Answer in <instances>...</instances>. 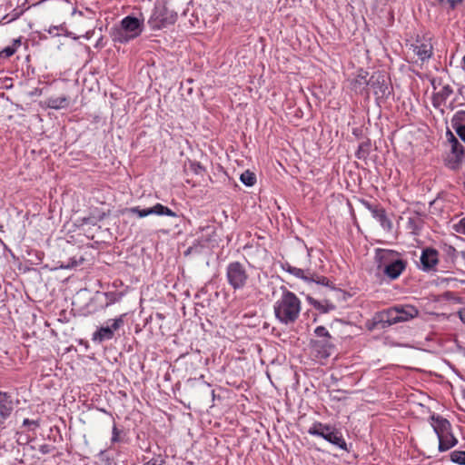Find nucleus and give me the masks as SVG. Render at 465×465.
<instances>
[{"instance_id": "f3484780", "label": "nucleus", "mask_w": 465, "mask_h": 465, "mask_svg": "<svg viewBox=\"0 0 465 465\" xmlns=\"http://www.w3.org/2000/svg\"><path fill=\"white\" fill-rule=\"evenodd\" d=\"M423 219L420 213H415L414 215L408 218L406 228L412 234L418 235L420 230L423 227Z\"/></svg>"}, {"instance_id": "4c0bfd02", "label": "nucleus", "mask_w": 465, "mask_h": 465, "mask_svg": "<svg viewBox=\"0 0 465 465\" xmlns=\"http://www.w3.org/2000/svg\"><path fill=\"white\" fill-rule=\"evenodd\" d=\"M120 433H121V431L118 430V428L116 427V425L114 423L113 426V429H112V438H111L112 443L120 441Z\"/></svg>"}, {"instance_id": "9d476101", "label": "nucleus", "mask_w": 465, "mask_h": 465, "mask_svg": "<svg viewBox=\"0 0 465 465\" xmlns=\"http://www.w3.org/2000/svg\"><path fill=\"white\" fill-rule=\"evenodd\" d=\"M19 404V400H15L14 397L7 391H0V425L10 418L15 406Z\"/></svg>"}, {"instance_id": "412c9836", "label": "nucleus", "mask_w": 465, "mask_h": 465, "mask_svg": "<svg viewBox=\"0 0 465 465\" xmlns=\"http://www.w3.org/2000/svg\"><path fill=\"white\" fill-rule=\"evenodd\" d=\"M46 104L49 108L59 110L66 108L69 105V100L65 95L57 97L52 96L46 100Z\"/></svg>"}, {"instance_id": "ddd939ff", "label": "nucleus", "mask_w": 465, "mask_h": 465, "mask_svg": "<svg viewBox=\"0 0 465 465\" xmlns=\"http://www.w3.org/2000/svg\"><path fill=\"white\" fill-rule=\"evenodd\" d=\"M420 268L424 272H430L435 269L439 262V252L433 248H425L420 257Z\"/></svg>"}, {"instance_id": "393cba45", "label": "nucleus", "mask_w": 465, "mask_h": 465, "mask_svg": "<svg viewBox=\"0 0 465 465\" xmlns=\"http://www.w3.org/2000/svg\"><path fill=\"white\" fill-rule=\"evenodd\" d=\"M20 45V39L14 40L13 45L6 46L2 51H0L1 57L8 58L12 56L16 52L17 46H19Z\"/></svg>"}, {"instance_id": "a211bd4d", "label": "nucleus", "mask_w": 465, "mask_h": 465, "mask_svg": "<svg viewBox=\"0 0 465 465\" xmlns=\"http://www.w3.org/2000/svg\"><path fill=\"white\" fill-rule=\"evenodd\" d=\"M368 73L361 71L351 83V88L356 93H362L369 85L366 79Z\"/></svg>"}, {"instance_id": "a878e982", "label": "nucleus", "mask_w": 465, "mask_h": 465, "mask_svg": "<svg viewBox=\"0 0 465 465\" xmlns=\"http://www.w3.org/2000/svg\"><path fill=\"white\" fill-rule=\"evenodd\" d=\"M311 303L314 306V308L324 313L329 312L330 311H333L335 309V305L328 302H325V304H323L321 302L311 300Z\"/></svg>"}, {"instance_id": "9b49d317", "label": "nucleus", "mask_w": 465, "mask_h": 465, "mask_svg": "<svg viewBox=\"0 0 465 465\" xmlns=\"http://www.w3.org/2000/svg\"><path fill=\"white\" fill-rule=\"evenodd\" d=\"M450 138L449 139L451 144V156L448 159V164L452 170L458 169L464 158V147L460 144L458 139L451 132H448Z\"/></svg>"}, {"instance_id": "39448f33", "label": "nucleus", "mask_w": 465, "mask_h": 465, "mask_svg": "<svg viewBox=\"0 0 465 465\" xmlns=\"http://www.w3.org/2000/svg\"><path fill=\"white\" fill-rule=\"evenodd\" d=\"M308 433L324 439L328 442L339 447L341 450H348L347 443L342 433L335 427L315 421L309 429Z\"/></svg>"}, {"instance_id": "f8f14e48", "label": "nucleus", "mask_w": 465, "mask_h": 465, "mask_svg": "<svg viewBox=\"0 0 465 465\" xmlns=\"http://www.w3.org/2000/svg\"><path fill=\"white\" fill-rule=\"evenodd\" d=\"M369 85L378 99L387 98L391 94L386 77L381 73H375L370 77Z\"/></svg>"}, {"instance_id": "c9c22d12", "label": "nucleus", "mask_w": 465, "mask_h": 465, "mask_svg": "<svg viewBox=\"0 0 465 465\" xmlns=\"http://www.w3.org/2000/svg\"><path fill=\"white\" fill-rule=\"evenodd\" d=\"M453 90L450 85H444L441 90L437 92L440 94V98H443L445 101L452 94Z\"/></svg>"}, {"instance_id": "c03bdc74", "label": "nucleus", "mask_w": 465, "mask_h": 465, "mask_svg": "<svg viewBox=\"0 0 465 465\" xmlns=\"http://www.w3.org/2000/svg\"><path fill=\"white\" fill-rule=\"evenodd\" d=\"M463 0H448V4L451 9H455L456 6L460 4Z\"/></svg>"}, {"instance_id": "c85d7f7f", "label": "nucleus", "mask_w": 465, "mask_h": 465, "mask_svg": "<svg viewBox=\"0 0 465 465\" xmlns=\"http://www.w3.org/2000/svg\"><path fill=\"white\" fill-rule=\"evenodd\" d=\"M46 31L53 36H59L65 34L67 32V28L64 24H61L59 25H52Z\"/></svg>"}, {"instance_id": "37998d69", "label": "nucleus", "mask_w": 465, "mask_h": 465, "mask_svg": "<svg viewBox=\"0 0 465 465\" xmlns=\"http://www.w3.org/2000/svg\"><path fill=\"white\" fill-rule=\"evenodd\" d=\"M191 166H192V169L193 170V172L195 173H200L201 171L203 170V166L199 163H192Z\"/></svg>"}, {"instance_id": "4be33fe9", "label": "nucleus", "mask_w": 465, "mask_h": 465, "mask_svg": "<svg viewBox=\"0 0 465 465\" xmlns=\"http://www.w3.org/2000/svg\"><path fill=\"white\" fill-rule=\"evenodd\" d=\"M150 215H166L171 217H177L176 213L168 208L167 206L163 205L162 203H156L153 207L149 208Z\"/></svg>"}, {"instance_id": "a18cd8bd", "label": "nucleus", "mask_w": 465, "mask_h": 465, "mask_svg": "<svg viewBox=\"0 0 465 465\" xmlns=\"http://www.w3.org/2000/svg\"><path fill=\"white\" fill-rule=\"evenodd\" d=\"M448 254L451 257V258H456V254H457V250L452 247V246H449L448 247Z\"/></svg>"}, {"instance_id": "f704fd0d", "label": "nucleus", "mask_w": 465, "mask_h": 465, "mask_svg": "<svg viewBox=\"0 0 465 465\" xmlns=\"http://www.w3.org/2000/svg\"><path fill=\"white\" fill-rule=\"evenodd\" d=\"M23 426L28 427V430L35 431L38 427H40V420L25 419L23 420Z\"/></svg>"}, {"instance_id": "423d86ee", "label": "nucleus", "mask_w": 465, "mask_h": 465, "mask_svg": "<svg viewBox=\"0 0 465 465\" xmlns=\"http://www.w3.org/2000/svg\"><path fill=\"white\" fill-rule=\"evenodd\" d=\"M177 20V14L170 10L165 3L157 2L152 11L148 20V25L152 30H160L173 25Z\"/></svg>"}, {"instance_id": "2f4dec72", "label": "nucleus", "mask_w": 465, "mask_h": 465, "mask_svg": "<svg viewBox=\"0 0 465 465\" xmlns=\"http://www.w3.org/2000/svg\"><path fill=\"white\" fill-rule=\"evenodd\" d=\"M451 461L459 464L465 465V451L463 450H454L450 453Z\"/></svg>"}, {"instance_id": "7ed1b4c3", "label": "nucleus", "mask_w": 465, "mask_h": 465, "mask_svg": "<svg viewBox=\"0 0 465 465\" xmlns=\"http://www.w3.org/2000/svg\"><path fill=\"white\" fill-rule=\"evenodd\" d=\"M419 311L412 305L396 306L377 312L372 319L371 329H385L392 324L407 322L418 316Z\"/></svg>"}, {"instance_id": "de8ad7c7", "label": "nucleus", "mask_w": 465, "mask_h": 465, "mask_svg": "<svg viewBox=\"0 0 465 465\" xmlns=\"http://www.w3.org/2000/svg\"><path fill=\"white\" fill-rule=\"evenodd\" d=\"M104 450H101L100 453H99V456H103L104 454Z\"/></svg>"}, {"instance_id": "e433bc0d", "label": "nucleus", "mask_w": 465, "mask_h": 465, "mask_svg": "<svg viewBox=\"0 0 465 465\" xmlns=\"http://www.w3.org/2000/svg\"><path fill=\"white\" fill-rule=\"evenodd\" d=\"M432 105L435 108H440L441 105L445 104L446 101L443 98H440V94L435 93L432 95L431 99Z\"/></svg>"}, {"instance_id": "b1692460", "label": "nucleus", "mask_w": 465, "mask_h": 465, "mask_svg": "<svg viewBox=\"0 0 465 465\" xmlns=\"http://www.w3.org/2000/svg\"><path fill=\"white\" fill-rule=\"evenodd\" d=\"M241 182L246 186H252L256 183V175L254 173L246 170L240 176Z\"/></svg>"}, {"instance_id": "79ce46f5", "label": "nucleus", "mask_w": 465, "mask_h": 465, "mask_svg": "<svg viewBox=\"0 0 465 465\" xmlns=\"http://www.w3.org/2000/svg\"><path fill=\"white\" fill-rule=\"evenodd\" d=\"M456 231L460 233L465 234V217L462 218L456 225Z\"/></svg>"}, {"instance_id": "6ab92c4d", "label": "nucleus", "mask_w": 465, "mask_h": 465, "mask_svg": "<svg viewBox=\"0 0 465 465\" xmlns=\"http://www.w3.org/2000/svg\"><path fill=\"white\" fill-rule=\"evenodd\" d=\"M113 338H114V332L106 325V326H102V327L98 328L96 330V331L94 332L92 340L94 342L101 343L104 341L112 340Z\"/></svg>"}, {"instance_id": "f03ea898", "label": "nucleus", "mask_w": 465, "mask_h": 465, "mask_svg": "<svg viewBox=\"0 0 465 465\" xmlns=\"http://www.w3.org/2000/svg\"><path fill=\"white\" fill-rule=\"evenodd\" d=\"M377 271L390 280H396L405 271L407 261L393 250L377 249L375 254Z\"/></svg>"}, {"instance_id": "8fccbe9b", "label": "nucleus", "mask_w": 465, "mask_h": 465, "mask_svg": "<svg viewBox=\"0 0 465 465\" xmlns=\"http://www.w3.org/2000/svg\"><path fill=\"white\" fill-rule=\"evenodd\" d=\"M212 396L214 398V396H215L214 391H212Z\"/></svg>"}, {"instance_id": "2eb2a0df", "label": "nucleus", "mask_w": 465, "mask_h": 465, "mask_svg": "<svg viewBox=\"0 0 465 465\" xmlns=\"http://www.w3.org/2000/svg\"><path fill=\"white\" fill-rule=\"evenodd\" d=\"M432 420V427L437 436L442 435L450 431V423L448 420L439 415H432L430 417Z\"/></svg>"}, {"instance_id": "bb28decb", "label": "nucleus", "mask_w": 465, "mask_h": 465, "mask_svg": "<svg viewBox=\"0 0 465 465\" xmlns=\"http://www.w3.org/2000/svg\"><path fill=\"white\" fill-rule=\"evenodd\" d=\"M124 314L120 315L118 318L109 320L107 323V327L112 330L114 333L115 331L119 330L124 323Z\"/></svg>"}, {"instance_id": "5701e85b", "label": "nucleus", "mask_w": 465, "mask_h": 465, "mask_svg": "<svg viewBox=\"0 0 465 465\" xmlns=\"http://www.w3.org/2000/svg\"><path fill=\"white\" fill-rule=\"evenodd\" d=\"M371 143L370 139L361 143L359 144L358 150L355 153V156L358 159H366L370 154Z\"/></svg>"}, {"instance_id": "473e14b6", "label": "nucleus", "mask_w": 465, "mask_h": 465, "mask_svg": "<svg viewBox=\"0 0 465 465\" xmlns=\"http://www.w3.org/2000/svg\"><path fill=\"white\" fill-rule=\"evenodd\" d=\"M25 10L23 8H15L11 14L6 15L3 19H7V23L15 21L24 14Z\"/></svg>"}, {"instance_id": "c756f323", "label": "nucleus", "mask_w": 465, "mask_h": 465, "mask_svg": "<svg viewBox=\"0 0 465 465\" xmlns=\"http://www.w3.org/2000/svg\"><path fill=\"white\" fill-rule=\"evenodd\" d=\"M104 296L106 299V306H108L119 302L123 297V293L117 292H108L104 293Z\"/></svg>"}, {"instance_id": "49530a36", "label": "nucleus", "mask_w": 465, "mask_h": 465, "mask_svg": "<svg viewBox=\"0 0 465 465\" xmlns=\"http://www.w3.org/2000/svg\"><path fill=\"white\" fill-rule=\"evenodd\" d=\"M460 319L465 323V312L460 313Z\"/></svg>"}, {"instance_id": "aec40b11", "label": "nucleus", "mask_w": 465, "mask_h": 465, "mask_svg": "<svg viewBox=\"0 0 465 465\" xmlns=\"http://www.w3.org/2000/svg\"><path fill=\"white\" fill-rule=\"evenodd\" d=\"M414 54L421 60H428L432 54V46L430 44L413 45Z\"/></svg>"}, {"instance_id": "a19ab883", "label": "nucleus", "mask_w": 465, "mask_h": 465, "mask_svg": "<svg viewBox=\"0 0 465 465\" xmlns=\"http://www.w3.org/2000/svg\"><path fill=\"white\" fill-rule=\"evenodd\" d=\"M308 282H310L311 281H308ZM313 282L318 284H322V285H325V286L329 285V282H330L329 279L324 276H316V278H314Z\"/></svg>"}, {"instance_id": "0eeeda50", "label": "nucleus", "mask_w": 465, "mask_h": 465, "mask_svg": "<svg viewBox=\"0 0 465 465\" xmlns=\"http://www.w3.org/2000/svg\"><path fill=\"white\" fill-rule=\"evenodd\" d=\"M143 21L142 15L141 18L134 15H127L123 18L118 32V40L121 43H127L138 37L143 31Z\"/></svg>"}, {"instance_id": "09e8293b", "label": "nucleus", "mask_w": 465, "mask_h": 465, "mask_svg": "<svg viewBox=\"0 0 465 465\" xmlns=\"http://www.w3.org/2000/svg\"><path fill=\"white\" fill-rule=\"evenodd\" d=\"M438 1H439V3H440V4H441V3H443V2H445V0H438ZM446 2H448V0H446Z\"/></svg>"}, {"instance_id": "20e7f679", "label": "nucleus", "mask_w": 465, "mask_h": 465, "mask_svg": "<svg viewBox=\"0 0 465 465\" xmlns=\"http://www.w3.org/2000/svg\"><path fill=\"white\" fill-rule=\"evenodd\" d=\"M225 278L228 285L234 292L246 289L251 282V274L247 266L239 261L231 262L227 264Z\"/></svg>"}, {"instance_id": "7c9ffc66", "label": "nucleus", "mask_w": 465, "mask_h": 465, "mask_svg": "<svg viewBox=\"0 0 465 465\" xmlns=\"http://www.w3.org/2000/svg\"><path fill=\"white\" fill-rule=\"evenodd\" d=\"M452 127L463 125L465 126V111H458L451 119Z\"/></svg>"}, {"instance_id": "58836bf2", "label": "nucleus", "mask_w": 465, "mask_h": 465, "mask_svg": "<svg viewBox=\"0 0 465 465\" xmlns=\"http://www.w3.org/2000/svg\"><path fill=\"white\" fill-rule=\"evenodd\" d=\"M54 450V447L49 445V444H42L39 446V451L42 454H49Z\"/></svg>"}, {"instance_id": "f257e3e1", "label": "nucleus", "mask_w": 465, "mask_h": 465, "mask_svg": "<svg viewBox=\"0 0 465 465\" xmlns=\"http://www.w3.org/2000/svg\"><path fill=\"white\" fill-rule=\"evenodd\" d=\"M282 295L273 305L275 318L284 325L293 324L300 317L302 302L285 286L281 287Z\"/></svg>"}, {"instance_id": "4468645a", "label": "nucleus", "mask_w": 465, "mask_h": 465, "mask_svg": "<svg viewBox=\"0 0 465 465\" xmlns=\"http://www.w3.org/2000/svg\"><path fill=\"white\" fill-rule=\"evenodd\" d=\"M281 267L283 271L294 275L297 278L302 279L305 282L314 281V275L310 271H305L291 265L288 262H282Z\"/></svg>"}, {"instance_id": "3c124183", "label": "nucleus", "mask_w": 465, "mask_h": 465, "mask_svg": "<svg viewBox=\"0 0 465 465\" xmlns=\"http://www.w3.org/2000/svg\"><path fill=\"white\" fill-rule=\"evenodd\" d=\"M431 84L433 85V88L435 89L434 81L431 82Z\"/></svg>"}, {"instance_id": "6e6552de", "label": "nucleus", "mask_w": 465, "mask_h": 465, "mask_svg": "<svg viewBox=\"0 0 465 465\" xmlns=\"http://www.w3.org/2000/svg\"><path fill=\"white\" fill-rule=\"evenodd\" d=\"M317 340H312L311 343L312 348L322 358H328L331 354L333 344L331 342V336L324 326H318L314 330Z\"/></svg>"}, {"instance_id": "cd10ccee", "label": "nucleus", "mask_w": 465, "mask_h": 465, "mask_svg": "<svg viewBox=\"0 0 465 465\" xmlns=\"http://www.w3.org/2000/svg\"><path fill=\"white\" fill-rule=\"evenodd\" d=\"M149 208L141 209L139 206H134L126 209V213L130 214H135L139 218H143L150 215Z\"/></svg>"}, {"instance_id": "72a5a7b5", "label": "nucleus", "mask_w": 465, "mask_h": 465, "mask_svg": "<svg viewBox=\"0 0 465 465\" xmlns=\"http://www.w3.org/2000/svg\"><path fill=\"white\" fill-rule=\"evenodd\" d=\"M209 241L208 238H201V239H197L196 240V242L193 243V246H190L185 252H184V254L185 255H189L190 253H192L194 250H196V248L198 246H202V247H205L206 246V242Z\"/></svg>"}, {"instance_id": "dca6fc26", "label": "nucleus", "mask_w": 465, "mask_h": 465, "mask_svg": "<svg viewBox=\"0 0 465 465\" xmlns=\"http://www.w3.org/2000/svg\"><path fill=\"white\" fill-rule=\"evenodd\" d=\"M438 439H439V450L441 452L450 450V448L454 447L458 443V440L450 431L438 436Z\"/></svg>"}, {"instance_id": "ea45409f", "label": "nucleus", "mask_w": 465, "mask_h": 465, "mask_svg": "<svg viewBox=\"0 0 465 465\" xmlns=\"http://www.w3.org/2000/svg\"><path fill=\"white\" fill-rule=\"evenodd\" d=\"M452 128L455 130L459 137L465 143V126L459 125Z\"/></svg>"}, {"instance_id": "1a4fd4ad", "label": "nucleus", "mask_w": 465, "mask_h": 465, "mask_svg": "<svg viewBox=\"0 0 465 465\" xmlns=\"http://www.w3.org/2000/svg\"><path fill=\"white\" fill-rule=\"evenodd\" d=\"M360 203L371 213L372 217L380 223L383 230L390 232L392 229V223L388 218L385 209L381 207V204L371 203L364 199H361Z\"/></svg>"}]
</instances>
